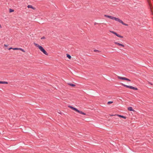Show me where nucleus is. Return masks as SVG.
<instances>
[{
	"instance_id": "8",
	"label": "nucleus",
	"mask_w": 153,
	"mask_h": 153,
	"mask_svg": "<svg viewBox=\"0 0 153 153\" xmlns=\"http://www.w3.org/2000/svg\"><path fill=\"white\" fill-rule=\"evenodd\" d=\"M119 22H120L121 23H122L123 25H125V26H128V25H127V24H126V23H124L122 20L120 19L119 21Z\"/></svg>"
},
{
	"instance_id": "5",
	"label": "nucleus",
	"mask_w": 153,
	"mask_h": 153,
	"mask_svg": "<svg viewBox=\"0 0 153 153\" xmlns=\"http://www.w3.org/2000/svg\"><path fill=\"white\" fill-rule=\"evenodd\" d=\"M110 32L115 34V35H116L117 36L120 37V38H123V37L118 34H117L116 32H114V31H110Z\"/></svg>"
},
{
	"instance_id": "23",
	"label": "nucleus",
	"mask_w": 153,
	"mask_h": 153,
	"mask_svg": "<svg viewBox=\"0 0 153 153\" xmlns=\"http://www.w3.org/2000/svg\"><path fill=\"white\" fill-rule=\"evenodd\" d=\"M18 49H19L18 50H21V49H22L21 48H18Z\"/></svg>"
},
{
	"instance_id": "26",
	"label": "nucleus",
	"mask_w": 153,
	"mask_h": 153,
	"mask_svg": "<svg viewBox=\"0 0 153 153\" xmlns=\"http://www.w3.org/2000/svg\"><path fill=\"white\" fill-rule=\"evenodd\" d=\"M114 115H112L111 116H114Z\"/></svg>"
},
{
	"instance_id": "2",
	"label": "nucleus",
	"mask_w": 153,
	"mask_h": 153,
	"mask_svg": "<svg viewBox=\"0 0 153 153\" xmlns=\"http://www.w3.org/2000/svg\"><path fill=\"white\" fill-rule=\"evenodd\" d=\"M68 107H69L70 108H71V109H73V110L76 111L78 112L80 114H83V115H86L85 113L83 112H82L81 111H79V110L77 109V108H75L73 106H71L70 105H69L68 106Z\"/></svg>"
},
{
	"instance_id": "14",
	"label": "nucleus",
	"mask_w": 153,
	"mask_h": 153,
	"mask_svg": "<svg viewBox=\"0 0 153 153\" xmlns=\"http://www.w3.org/2000/svg\"><path fill=\"white\" fill-rule=\"evenodd\" d=\"M67 56L70 59H71V56L70 55L68 54H67Z\"/></svg>"
},
{
	"instance_id": "15",
	"label": "nucleus",
	"mask_w": 153,
	"mask_h": 153,
	"mask_svg": "<svg viewBox=\"0 0 153 153\" xmlns=\"http://www.w3.org/2000/svg\"><path fill=\"white\" fill-rule=\"evenodd\" d=\"M104 16L105 17H108L109 19H110L111 18V16H108V15H104Z\"/></svg>"
},
{
	"instance_id": "24",
	"label": "nucleus",
	"mask_w": 153,
	"mask_h": 153,
	"mask_svg": "<svg viewBox=\"0 0 153 153\" xmlns=\"http://www.w3.org/2000/svg\"><path fill=\"white\" fill-rule=\"evenodd\" d=\"M4 45V46H7L5 45Z\"/></svg>"
},
{
	"instance_id": "6",
	"label": "nucleus",
	"mask_w": 153,
	"mask_h": 153,
	"mask_svg": "<svg viewBox=\"0 0 153 153\" xmlns=\"http://www.w3.org/2000/svg\"><path fill=\"white\" fill-rule=\"evenodd\" d=\"M111 19L113 20H115L116 21H117L118 22L119 21L120 19L118 18H117L112 16H111Z\"/></svg>"
},
{
	"instance_id": "25",
	"label": "nucleus",
	"mask_w": 153,
	"mask_h": 153,
	"mask_svg": "<svg viewBox=\"0 0 153 153\" xmlns=\"http://www.w3.org/2000/svg\"><path fill=\"white\" fill-rule=\"evenodd\" d=\"M149 83L151 84L150 82H149ZM151 84L152 85V84Z\"/></svg>"
},
{
	"instance_id": "13",
	"label": "nucleus",
	"mask_w": 153,
	"mask_h": 153,
	"mask_svg": "<svg viewBox=\"0 0 153 153\" xmlns=\"http://www.w3.org/2000/svg\"><path fill=\"white\" fill-rule=\"evenodd\" d=\"M68 85L72 87H74L75 86V85L72 83H68Z\"/></svg>"
},
{
	"instance_id": "20",
	"label": "nucleus",
	"mask_w": 153,
	"mask_h": 153,
	"mask_svg": "<svg viewBox=\"0 0 153 153\" xmlns=\"http://www.w3.org/2000/svg\"><path fill=\"white\" fill-rule=\"evenodd\" d=\"M45 39V36H43L41 38V39Z\"/></svg>"
},
{
	"instance_id": "10",
	"label": "nucleus",
	"mask_w": 153,
	"mask_h": 153,
	"mask_svg": "<svg viewBox=\"0 0 153 153\" xmlns=\"http://www.w3.org/2000/svg\"><path fill=\"white\" fill-rule=\"evenodd\" d=\"M27 7L28 8H32L33 9H35V8L33 7L32 5H28L27 6Z\"/></svg>"
},
{
	"instance_id": "22",
	"label": "nucleus",
	"mask_w": 153,
	"mask_h": 153,
	"mask_svg": "<svg viewBox=\"0 0 153 153\" xmlns=\"http://www.w3.org/2000/svg\"><path fill=\"white\" fill-rule=\"evenodd\" d=\"M21 51H23V52H25V51L23 49H21Z\"/></svg>"
},
{
	"instance_id": "1",
	"label": "nucleus",
	"mask_w": 153,
	"mask_h": 153,
	"mask_svg": "<svg viewBox=\"0 0 153 153\" xmlns=\"http://www.w3.org/2000/svg\"><path fill=\"white\" fill-rule=\"evenodd\" d=\"M34 44L37 47L40 49V50L44 54L47 55H48V53L46 52V51L45 50V49L43 48L42 46L39 45L35 43H34Z\"/></svg>"
},
{
	"instance_id": "7",
	"label": "nucleus",
	"mask_w": 153,
	"mask_h": 153,
	"mask_svg": "<svg viewBox=\"0 0 153 153\" xmlns=\"http://www.w3.org/2000/svg\"><path fill=\"white\" fill-rule=\"evenodd\" d=\"M114 43L116 44V45H117L118 46H121L122 47H124V45H123V44H120V43H118L117 42H114Z\"/></svg>"
},
{
	"instance_id": "16",
	"label": "nucleus",
	"mask_w": 153,
	"mask_h": 153,
	"mask_svg": "<svg viewBox=\"0 0 153 153\" xmlns=\"http://www.w3.org/2000/svg\"><path fill=\"white\" fill-rule=\"evenodd\" d=\"M147 2H148L149 5L151 7V4L150 3V1L149 0H147Z\"/></svg>"
},
{
	"instance_id": "11",
	"label": "nucleus",
	"mask_w": 153,
	"mask_h": 153,
	"mask_svg": "<svg viewBox=\"0 0 153 153\" xmlns=\"http://www.w3.org/2000/svg\"><path fill=\"white\" fill-rule=\"evenodd\" d=\"M8 82L5 81H0V84H7Z\"/></svg>"
},
{
	"instance_id": "3",
	"label": "nucleus",
	"mask_w": 153,
	"mask_h": 153,
	"mask_svg": "<svg viewBox=\"0 0 153 153\" xmlns=\"http://www.w3.org/2000/svg\"><path fill=\"white\" fill-rule=\"evenodd\" d=\"M122 85L126 87L129 88L131 89L137 90L138 89L137 88L131 86L127 85H126L122 84Z\"/></svg>"
},
{
	"instance_id": "21",
	"label": "nucleus",
	"mask_w": 153,
	"mask_h": 153,
	"mask_svg": "<svg viewBox=\"0 0 153 153\" xmlns=\"http://www.w3.org/2000/svg\"><path fill=\"white\" fill-rule=\"evenodd\" d=\"M13 49L14 50H17L19 49L18 48H13Z\"/></svg>"
},
{
	"instance_id": "27",
	"label": "nucleus",
	"mask_w": 153,
	"mask_h": 153,
	"mask_svg": "<svg viewBox=\"0 0 153 153\" xmlns=\"http://www.w3.org/2000/svg\"><path fill=\"white\" fill-rule=\"evenodd\" d=\"M152 13V14L153 15V13Z\"/></svg>"
},
{
	"instance_id": "19",
	"label": "nucleus",
	"mask_w": 153,
	"mask_h": 153,
	"mask_svg": "<svg viewBox=\"0 0 153 153\" xmlns=\"http://www.w3.org/2000/svg\"><path fill=\"white\" fill-rule=\"evenodd\" d=\"M113 103V101H109V102H108L107 103V104H108V105H109L111 104L112 103Z\"/></svg>"
},
{
	"instance_id": "18",
	"label": "nucleus",
	"mask_w": 153,
	"mask_h": 153,
	"mask_svg": "<svg viewBox=\"0 0 153 153\" xmlns=\"http://www.w3.org/2000/svg\"><path fill=\"white\" fill-rule=\"evenodd\" d=\"M14 11V10H13L12 9H9V12L10 13H11V12H13Z\"/></svg>"
},
{
	"instance_id": "12",
	"label": "nucleus",
	"mask_w": 153,
	"mask_h": 153,
	"mask_svg": "<svg viewBox=\"0 0 153 153\" xmlns=\"http://www.w3.org/2000/svg\"><path fill=\"white\" fill-rule=\"evenodd\" d=\"M128 110L130 111H134V110L131 107H128Z\"/></svg>"
},
{
	"instance_id": "9",
	"label": "nucleus",
	"mask_w": 153,
	"mask_h": 153,
	"mask_svg": "<svg viewBox=\"0 0 153 153\" xmlns=\"http://www.w3.org/2000/svg\"><path fill=\"white\" fill-rule=\"evenodd\" d=\"M114 115L116 116H117V117H121V118L125 119L126 118V117H125V116H123L121 115Z\"/></svg>"
},
{
	"instance_id": "4",
	"label": "nucleus",
	"mask_w": 153,
	"mask_h": 153,
	"mask_svg": "<svg viewBox=\"0 0 153 153\" xmlns=\"http://www.w3.org/2000/svg\"><path fill=\"white\" fill-rule=\"evenodd\" d=\"M117 77L119 79H120L124 80H127V81H131V80H130L129 79L127 78H126V77H121L120 76H118Z\"/></svg>"
},
{
	"instance_id": "17",
	"label": "nucleus",
	"mask_w": 153,
	"mask_h": 153,
	"mask_svg": "<svg viewBox=\"0 0 153 153\" xmlns=\"http://www.w3.org/2000/svg\"><path fill=\"white\" fill-rule=\"evenodd\" d=\"M94 52H98V53H100L101 52L100 51H99L98 50H94Z\"/></svg>"
}]
</instances>
